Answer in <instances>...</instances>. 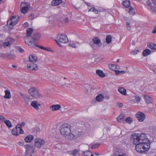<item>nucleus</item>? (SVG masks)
Returning <instances> with one entry per match:
<instances>
[{"label": "nucleus", "mask_w": 156, "mask_h": 156, "mask_svg": "<svg viewBox=\"0 0 156 156\" xmlns=\"http://www.w3.org/2000/svg\"><path fill=\"white\" fill-rule=\"evenodd\" d=\"M136 134L135 133L133 134L130 137V140L135 145V149L136 151Z\"/></svg>", "instance_id": "obj_10"}, {"label": "nucleus", "mask_w": 156, "mask_h": 156, "mask_svg": "<svg viewBox=\"0 0 156 156\" xmlns=\"http://www.w3.org/2000/svg\"><path fill=\"white\" fill-rule=\"evenodd\" d=\"M34 137L33 135H28L24 138L25 141L26 142H31L34 139Z\"/></svg>", "instance_id": "obj_20"}, {"label": "nucleus", "mask_w": 156, "mask_h": 156, "mask_svg": "<svg viewBox=\"0 0 156 156\" xmlns=\"http://www.w3.org/2000/svg\"><path fill=\"white\" fill-rule=\"evenodd\" d=\"M151 51L149 49H146L143 52V55L144 57L147 56L151 54Z\"/></svg>", "instance_id": "obj_23"}, {"label": "nucleus", "mask_w": 156, "mask_h": 156, "mask_svg": "<svg viewBox=\"0 0 156 156\" xmlns=\"http://www.w3.org/2000/svg\"><path fill=\"white\" fill-rule=\"evenodd\" d=\"M91 152L88 150L83 152V153L85 156H90L91 154Z\"/></svg>", "instance_id": "obj_39"}, {"label": "nucleus", "mask_w": 156, "mask_h": 156, "mask_svg": "<svg viewBox=\"0 0 156 156\" xmlns=\"http://www.w3.org/2000/svg\"><path fill=\"white\" fill-rule=\"evenodd\" d=\"M30 105L33 108H34L36 110H38L39 109V106H41V104L38 103V102L35 101H32Z\"/></svg>", "instance_id": "obj_12"}, {"label": "nucleus", "mask_w": 156, "mask_h": 156, "mask_svg": "<svg viewBox=\"0 0 156 156\" xmlns=\"http://www.w3.org/2000/svg\"><path fill=\"white\" fill-rule=\"evenodd\" d=\"M126 122L129 124L133 122V119L132 118L128 117L125 120Z\"/></svg>", "instance_id": "obj_37"}, {"label": "nucleus", "mask_w": 156, "mask_h": 156, "mask_svg": "<svg viewBox=\"0 0 156 156\" xmlns=\"http://www.w3.org/2000/svg\"><path fill=\"white\" fill-rule=\"evenodd\" d=\"M100 144H93L91 147V148L93 149H95L98 148L100 145Z\"/></svg>", "instance_id": "obj_41"}, {"label": "nucleus", "mask_w": 156, "mask_h": 156, "mask_svg": "<svg viewBox=\"0 0 156 156\" xmlns=\"http://www.w3.org/2000/svg\"><path fill=\"white\" fill-rule=\"evenodd\" d=\"M25 43L28 44L29 46L31 47H35L37 45L34 43L32 42L31 41H25Z\"/></svg>", "instance_id": "obj_28"}, {"label": "nucleus", "mask_w": 156, "mask_h": 156, "mask_svg": "<svg viewBox=\"0 0 156 156\" xmlns=\"http://www.w3.org/2000/svg\"><path fill=\"white\" fill-rule=\"evenodd\" d=\"M12 133L13 135L18 136L20 134L23 133L24 131L19 125H17L15 128L12 129Z\"/></svg>", "instance_id": "obj_6"}, {"label": "nucleus", "mask_w": 156, "mask_h": 156, "mask_svg": "<svg viewBox=\"0 0 156 156\" xmlns=\"http://www.w3.org/2000/svg\"><path fill=\"white\" fill-rule=\"evenodd\" d=\"M69 45L72 48H76V45L74 43L69 44Z\"/></svg>", "instance_id": "obj_43"}, {"label": "nucleus", "mask_w": 156, "mask_h": 156, "mask_svg": "<svg viewBox=\"0 0 156 156\" xmlns=\"http://www.w3.org/2000/svg\"><path fill=\"white\" fill-rule=\"evenodd\" d=\"M96 101L99 102L102 101L104 99V96L102 94H99L96 97Z\"/></svg>", "instance_id": "obj_19"}, {"label": "nucleus", "mask_w": 156, "mask_h": 156, "mask_svg": "<svg viewBox=\"0 0 156 156\" xmlns=\"http://www.w3.org/2000/svg\"><path fill=\"white\" fill-rule=\"evenodd\" d=\"M124 118L125 116L121 114L117 118V120L119 122H121L124 120Z\"/></svg>", "instance_id": "obj_26"}, {"label": "nucleus", "mask_w": 156, "mask_h": 156, "mask_svg": "<svg viewBox=\"0 0 156 156\" xmlns=\"http://www.w3.org/2000/svg\"><path fill=\"white\" fill-rule=\"evenodd\" d=\"M44 50L46 51H51L50 48H45V49H44Z\"/></svg>", "instance_id": "obj_52"}, {"label": "nucleus", "mask_w": 156, "mask_h": 156, "mask_svg": "<svg viewBox=\"0 0 156 156\" xmlns=\"http://www.w3.org/2000/svg\"><path fill=\"white\" fill-rule=\"evenodd\" d=\"M118 90V91L122 94L124 95H126V90L124 88L120 87H119Z\"/></svg>", "instance_id": "obj_18"}, {"label": "nucleus", "mask_w": 156, "mask_h": 156, "mask_svg": "<svg viewBox=\"0 0 156 156\" xmlns=\"http://www.w3.org/2000/svg\"><path fill=\"white\" fill-rule=\"evenodd\" d=\"M112 41V36L110 35H108L106 36V42L107 44H109Z\"/></svg>", "instance_id": "obj_31"}, {"label": "nucleus", "mask_w": 156, "mask_h": 156, "mask_svg": "<svg viewBox=\"0 0 156 156\" xmlns=\"http://www.w3.org/2000/svg\"><path fill=\"white\" fill-rule=\"evenodd\" d=\"M61 108V106L59 105H52L50 106V108L53 111L57 110Z\"/></svg>", "instance_id": "obj_13"}, {"label": "nucleus", "mask_w": 156, "mask_h": 156, "mask_svg": "<svg viewBox=\"0 0 156 156\" xmlns=\"http://www.w3.org/2000/svg\"><path fill=\"white\" fill-rule=\"evenodd\" d=\"M33 32V29L32 28H28L27 30V34L26 36L27 37H30L31 34Z\"/></svg>", "instance_id": "obj_27"}, {"label": "nucleus", "mask_w": 156, "mask_h": 156, "mask_svg": "<svg viewBox=\"0 0 156 156\" xmlns=\"http://www.w3.org/2000/svg\"><path fill=\"white\" fill-rule=\"evenodd\" d=\"M130 2L128 0H126L123 1L122 2V4L123 6L126 8L129 7L130 5Z\"/></svg>", "instance_id": "obj_24"}, {"label": "nucleus", "mask_w": 156, "mask_h": 156, "mask_svg": "<svg viewBox=\"0 0 156 156\" xmlns=\"http://www.w3.org/2000/svg\"><path fill=\"white\" fill-rule=\"evenodd\" d=\"M115 69H119L120 68V67L119 66L115 65Z\"/></svg>", "instance_id": "obj_58"}, {"label": "nucleus", "mask_w": 156, "mask_h": 156, "mask_svg": "<svg viewBox=\"0 0 156 156\" xmlns=\"http://www.w3.org/2000/svg\"><path fill=\"white\" fill-rule=\"evenodd\" d=\"M28 92L34 98H41L42 96L39 93L35 87L30 88L28 90Z\"/></svg>", "instance_id": "obj_4"}, {"label": "nucleus", "mask_w": 156, "mask_h": 156, "mask_svg": "<svg viewBox=\"0 0 156 156\" xmlns=\"http://www.w3.org/2000/svg\"><path fill=\"white\" fill-rule=\"evenodd\" d=\"M96 73L97 75L101 77H103L105 76V74L102 70L98 69L96 71Z\"/></svg>", "instance_id": "obj_21"}, {"label": "nucleus", "mask_w": 156, "mask_h": 156, "mask_svg": "<svg viewBox=\"0 0 156 156\" xmlns=\"http://www.w3.org/2000/svg\"><path fill=\"white\" fill-rule=\"evenodd\" d=\"M151 145L150 141L146 134L137 133V152H144L148 151Z\"/></svg>", "instance_id": "obj_1"}, {"label": "nucleus", "mask_w": 156, "mask_h": 156, "mask_svg": "<svg viewBox=\"0 0 156 156\" xmlns=\"http://www.w3.org/2000/svg\"><path fill=\"white\" fill-rule=\"evenodd\" d=\"M19 19V17L13 16L10 20H8L7 21V24L9 26V27L11 28L16 24Z\"/></svg>", "instance_id": "obj_5"}, {"label": "nucleus", "mask_w": 156, "mask_h": 156, "mask_svg": "<svg viewBox=\"0 0 156 156\" xmlns=\"http://www.w3.org/2000/svg\"><path fill=\"white\" fill-rule=\"evenodd\" d=\"M29 17L31 19H34L35 18L34 15L33 14H31L29 16Z\"/></svg>", "instance_id": "obj_45"}, {"label": "nucleus", "mask_w": 156, "mask_h": 156, "mask_svg": "<svg viewBox=\"0 0 156 156\" xmlns=\"http://www.w3.org/2000/svg\"><path fill=\"white\" fill-rule=\"evenodd\" d=\"M131 54L132 55H135L136 54V49L133 50L131 52Z\"/></svg>", "instance_id": "obj_46"}, {"label": "nucleus", "mask_w": 156, "mask_h": 156, "mask_svg": "<svg viewBox=\"0 0 156 156\" xmlns=\"http://www.w3.org/2000/svg\"><path fill=\"white\" fill-rule=\"evenodd\" d=\"M69 84L67 83H65L64 84H62L61 86L63 87H69Z\"/></svg>", "instance_id": "obj_48"}, {"label": "nucleus", "mask_w": 156, "mask_h": 156, "mask_svg": "<svg viewBox=\"0 0 156 156\" xmlns=\"http://www.w3.org/2000/svg\"><path fill=\"white\" fill-rule=\"evenodd\" d=\"M144 98L146 103L147 104L151 103L153 101V99L150 96L145 95L144 96Z\"/></svg>", "instance_id": "obj_16"}, {"label": "nucleus", "mask_w": 156, "mask_h": 156, "mask_svg": "<svg viewBox=\"0 0 156 156\" xmlns=\"http://www.w3.org/2000/svg\"><path fill=\"white\" fill-rule=\"evenodd\" d=\"M147 46L151 49H156V44L152 43H149L147 44Z\"/></svg>", "instance_id": "obj_22"}, {"label": "nucleus", "mask_w": 156, "mask_h": 156, "mask_svg": "<svg viewBox=\"0 0 156 156\" xmlns=\"http://www.w3.org/2000/svg\"><path fill=\"white\" fill-rule=\"evenodd\" d=\"M4 122L6 126L9 128H10L12 127V123L9 120L5 119L4 120Z\"/></svg>", "instance_id": "obj_25"}, {"label": "nucleus", "mask_w": 156, "mask_h": 156, "mask_svg": "<svg viewBox=\"0 0 156 156\" xmlns=\"http://www.w3.org/2000/svg\"><path fill=\"white\" fill-rule=\"evenodd\" d=\"M93 12H94L95 14H98V11L95 8L94 9Z\"/></svg>", "instance_id": "obj_51"}, {"label": "nucleus", "mask_w": 156, "mask_h": 156, "mask_svg": "<svg viewBox=\"0 0 156 156\" xmlns=\"http://www.w3.org/2000/svg\"><path fill=\"white\" fill-rule=\"evenodd\" d=\"M141 99V97L139 96H137V102H140Z\"/></svg>", "instance_id": "obj_53"}, {"label": "nucleus", "mask_w": 156, "mask_h": 156, "mask_svg": "<svg viewBox=\"0 0 156 156\" xmlns=\"http://www.w3.org/2000/svg\"><path fill=\"white\" fill-rule=\"evenodd\" d=\"M115 64H109L108 67L109 68L112 70H115Z\"/></svg>", "instance_id": "obj_38"}, {"label": "nucleus", "mask_w": 156, "mask_h": 156, "mask_svg": "<svg viewBox=\"0 0 156 156\" xmlns=\"http://www.w3.org/2000/svg\"><path fill=\"white\" fill-rule=\"evenodd\" d=\"M18 125H19L20 126V127L21 128L22 126H24L25 125V123L24 122H22L20 124H18Z\"/></svg>", "instance_id": "obj_49"}, {"label": "nucleus", "mask_w": 156, "mask_h": 156, "mask_svg": "<svg viewBox=\"0 0 156 156\" xmlns=\"http://www.w3.org/2000/svg\"><path fill=\"white\" fill-rule=\"evenodd\" d=\"M115 71L116 74L117 75H118L121 73L123 74L125 73V71H119V70H115Z\"/></svg>", "instance_id": "obj_40"}, {"label": "nucleus", "mask_w": 156, "mask_h": 156, "mask_svg": "<svg viewBox=\"0 0 156 156\" xmlns=\"http://www.w3.org/2000/svg\"><path fill=\"white\" fill-rule=\"evenodd\" d=\"M29 60L32 62H35L37 61V58L34 55H31L29 56Z\"/></svg>", "instance_id": "obj_14"}, {"label": "nucleus", "mask_w": 156, "mask_h": 156, "mask_svg": "<svg viewBox=\"0 0 156 156\" xmlns=\"http://www.w3.org/2000/svg\"><path fill=\"white\" fill-rule=\"evenodd\" d=\"M129 13L130 14L134 15L135 14V12L133 7H131L129 8Z\"/></svg>", "instance_id": "obj_36"}, {"label": "nucleus", "mask_w": 156, "mask_h": 156, "mask_svg": "<svg viewBox=\"0 0 156 156\" xmlns=\"http://www.w3.org/2000/svg\"><path fill=\"white\" fill-rule=\"evenodd\" d=\"M24 26H25V27H28V24L27 23H25L24 24Z\"/></svg>", "instance_id": "obj_62"}, {"label": "nucleus", "mask_w": 156, "mask_h": 156, "mask_svg": "<svg viewBox=\"0 0 156 156\" xmlns=\"http://www.w3.org/2000/svg\"><path fill=\"white\" fill-rule=\"evenodd\" d=\"M152 1L153 3H154L155 5H156V0H152Z\"/></svg>", "instance_id": "obj_61"}, {"label": "nucleus", "mask_w": 156, "mask_h": 156, "mask_svg": "<svg viewBox=\"0 0 156 156\" xmlns=\"http://www.w3.org/2000/svg\"><path fill=\"white\" fill-rule=\"evenodd\" d=\"M45 143V141L44 140L41 138H38L35 139L34 145L36 147L40 148Z\"/></svg>", "instance_id": "obj_7"}, {"label": "nucleus", "mask_w": 156, "mask_h": 156, "mask_svg": "<svg viewBox=\"0 0 156 156\" xmlns=\"http://www.w3.org/2000/svg\"><path fill=\"white\" fill-rule=\"evenodd\" d=\"M151 9L153 12H156V7L151 6Z\"/></svg>", "instance_id": "obj_44"}, {"label": "nucleus", "mask_w": 156, "mask_h": 156, "mask_svg": "<svg viewBox=\"0 0 156 156\" xmlns=\"http://www.w3.org/2000/svg\"><path fill=\"white\" fill-rule=\"evenodd\" d=\"M5 118L2 116L0 115V121L3 120H5Z\"/></svg>", "instance_id": "obj_54"}, {"label": "nucleus", "mask_w": 156, "mask_h": 156, "mask_svg": "<svg viewBox=\"0 0 156 156\" xmlns=\"http://www.w3.org/2000/svg\"><path fill=\"white\" fill-rule=\"evenodd\" d=\"M34 63L31 62L27 65V69L28 70L30 71H36L38 70V67L37 65Z\"/></svg>", "instance_id": "obj_8"}, {"label": "nucleus", "mask_w": 156, "mask_h": 156, "mask_svg": "<svg viewBox=\"0 0 156 156\" xmlns=\"http://www.w3.org/2000/svg\"><path fill=\"white\" fill-rule=\"evenodd\" d=\"M86 4L87 6H90V4L89 3H86Z\"/></svg>", "instance_id": "obj_64"}, {"label": "nucleus", "mask_w": 156, "mask_h": 156, "mask_svg": "<svg viewBox=\"0 0 156 156\" xmlns=\"http://www.w3.org/2000/svg\"><path fill=\"white\" fill-rule=\"evenodd\" d=\"M95 44H94L93 42H91L89 44L90 46L94 49H95L96 48Z\"/></svg>", "instance_id": "obj_42"}, {"label": "nucleus", "mask_w": 156, "mask_h": 156, "mask_svg": "<svg viewBox=\"0 0 156 156\" xmlns=\"http://www.w3.org/2000/svg\"><path fill=\"white\" fill-rule=\"evenodd\" d=\"M123 106V104L122 103H118L117 105V106L119 108L122 107Z\"/></svg>", "instance_id": "obj_47"}, {"label": "nucleus", "mask_w": 156, "mask_h": 156, "mask_svg": "<svg viewBox=\"0 0 156 156\" xmlns=\"http://www.w3.org/2000/svg\"><path fill=\"white\" fill-rule=\"evenodd\" d=\"M80 151V150L75 149L72 151L71 154L73 156H76L78 155Z\"/></svg>", "instance_id": "obj_30"}, {"label": "nucleus", "mask_w": 156, "mask_h": 156, "mask_svg": "<svg viewBox=\"0 0 156 156\" xmlns=\"http://www.w3.org/2000/svg\"><path fill=\"white\" fill-rule=\"evenodd\" d=\"M147 4L149 5H150L151 3L150 2L148 1L147 2Z\"/></svg>", "instance_id": "obj_63"}, {"label": "nucleus", "mask_w": 156, "mask_h": 156, "mask_svg": "<svg viewBox=\"0 0 156 156\" xmlns=\"http://www.w3.org/2000/svg\"><path fill=\"white\" fill-rule=\"evenodd\" d=\"M6 56L8 59H13L16 58L15 55L11 54H9L7 55Z\"/></svg>", "instance_id": "obj_35"}, {"label": "nucleus", "mask_w": 156, "mask_h": 156, "mask_svg": "<svg viewBox=\"0 0 156 156\" xmlns=\"http://www.w3.org/2000/svg\"><path fill=\"white\" fill-rule=\"evenodd\" d=\"M41 37V35L40 34H34L32 37V38L34 40H37L39 39Z\"/></svg>", "instance_id": "obj_33"}, {"label": "nucleus", "mask_w": 156, "mask_h": 156, "mask_svg": "<svg viewBox=\"0 0 156 156\" xmlns=\"http://www.w3.org/2000/svg\"><path fill=\"white\" fill-rule=\"evenodd\" d=\"M19 51L20 53H23L24 52L23 50L21 48H19Z\"/></svg>", "instance_id": "obj_56"}, {"label": "nucleus", "mask_w": 156, "mask_h": 156, "mask_svg": "<svg viewBox=\"0 0 156 156\" xmlns=\"http://www.w3.org/2000/svg\"><path fill=\"white\" fill-rule=\"evenodd\" d=\"M146 118L144 114L140 112H137V119L139 121L141 122L144 121Z\"/></svg>", "instance_id": "obj_9"}, {"label": "nucleus", "mask_w": 156, "mask_h": 156, "mask_svg": "<svg viewBox=\"0 0 156 156\" xmlns=\"http://www.w3.org/2000/svg\"><path fill=\"white\" fill-rule=\"evenodd\" d=\"M14 41V40L13 38H11V41L5 42L4 43L3 45L5 47L9 46L11 44L12 42H13Z\"/></svg>", "instance_id": "obj_32"}, {"label": "nucleus", "mask_w": 156, "mask_h": 156, "mask_svg": "<svg viewBox=\"0 0 156 156\" xmlns=\"http://www.w3.org/2000/svg\"><path fill=\"white\" fill-rule=\"evenodd\" d=\"M62 2V0H53L51 2V5L53 6H57Z\"/></svg>", "instance_id": "obj_17"}, {"label": "nucleus", "mask_w": 156, "mask_h": 156, "mask_svg": "<svg viewBox=\"0 0 156 156\" xmlns=\"http://www.w3.org/2000/svg\"><path fill=\"white\" fill-rule=\"evenodd\" d=\"M118 156H126V155L125 154H119Z\"/></svg>", "instance_id": "obj_60"}, {"label": "nucleus", "mask_w": 156, "mask_h": 156, "mask_svg": "<svg viewBox=\"0 0 156 156\" xmlns=\"http://www.w3.org/2000/svg\"><path fill=\"white\" fill-rule=\"evenodd\" d=\"M152 33L153 34H155L156 33V26L154 27V29L152 31Z\"/></svg>", "instance_id": "obj_50"}, {"label": "nucleus", "mask_w": 156, "mask_h": 156, "mask_svg": "<svg viewBox=\"0 0 156 156\" xmlns=\"http://www.w3.org/2000/svg\"><path fill=\"white\" fill-rule=\"evenodd\" d=\"M57 40H55L57 44L60 46H61L58 41L62 43H66L68 41V39L66 36L65 34H60L58 35L57 37Z\"/></svg>", "instance_id": "obj_3"}, {"label": "nucleus", "mask_w": 156, "mask_h": 156, "mask_svg": "<svg viewBox=\"0 0 156 156\" xmlns=\"http://www.w3.org/2000/svg\"><path fill=\"white\" fill-rule=\"evenodd\" d=\"M64 21L65 23H68L69 22V20L68 18H66L65 19Z\"/></svg>", "instance_id": "obj_57"}, {"label": "nucleus", "mask_w": 156, "mask_h": 156, "mask_svg": "<svg viewBox=\"0 0 156 156\" xmlns=\"http://www.w3.org/2000/svg\"><path fill=\"white\" fill-rule=\"evenodd\" d=\"M81 132L80 131H75L73 133L71 134L70 140H72L75 138H77L81 135Z\"/></svg>", "instance_id": "obj_11"}, {"label": "nucleus", "mask_w": 156, "mask_h": 156, "mask_svg": "<svg viewBox=\"0 0 156 156\" xmlns=\"http://www.w3.org/2000/svg\"><path fill=\"white\" fill-rule=\"evenodd\" d=\"M36 47H39V48H41V49H42L43 50H44V49H45V47H43V46H39V45H37L36 46Z\"/></svg>", "instance_id": "obj_55"}, {"label": "nucleus", "mask_w": 156, "mask_h": 156, "mask_svg": "<svg viewBox=\"0 0 156 156\" xmlns=\"http://www.w3.org/2000/svg\"><path fill=\"white\" fill-rule=\"evenodd\" d=\"M94 9V8H92L90 9H89L88 12H90V11H92L93 12V10Z\"/></svg>", "instance_id": "obj_59"}, {"label": "nucleus", "mask_w": 156, "mask_h": 156, "mask_svg": "<svg viewBox=\"0 0 156 156\" xmlns=\"http://www.w3.org/2000/svg\"><path fill=\"white\" fill-rule=\"evenodd\" d=\"M70 125L67 123L63 124L60 128V133L62 135L65 137L67 139L70 140Z\"/></svg>", "instance_id": "obj_2"}, {"label": "nucleus", "mask_w": 156, "mask_h": 156, "mask_svg": "<svg viewBox=\"0 0 156 156\" xmlns=\"http://www.w3.org/2000/svg\"><path fill=\"white\" fill-rule=\"evenodd\" d=\"M5 95L4 96V98L5 99H9L11 98V95L10 91L7 90L5 91Z\"/></svg>", "instance_id": "obj_15"}, {"label": "nucleus", "mask_w": 156, "mask_h": 156, "mask_svg": "<svg viewBox=\"0 0 156 156\" xmlns=\"http://www.w3.org/2000/svg\"><path fill=\"white\" fill-rule=\"evenodd\" d=\"M93 42L96 44H98L101 43V40L98 37H94L92 39Z\"/></svg>", "instance_id": "obj_29"}, {"label": "nucleus", "mask_w": 156, "mask_h": 156, "mask_svg": "<svg viewBox=\"0 0 156 156\" xmlns=\"http://www.w3.org/2000/svg\"><path fill=\"white\" fill-rule=\"evenodd\" d=\"M29 10V8L27 6H23L21 9V12L23 14L27 13Z\"/></svg>", "instance_id": "obj_34"}]
</instances>
